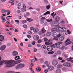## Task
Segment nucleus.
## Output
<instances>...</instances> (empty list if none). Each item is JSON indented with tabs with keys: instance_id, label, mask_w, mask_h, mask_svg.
<instances>
[{
	"instance_id": "f257e3e1",
	"label": "nucleus",
	"mask_w": 73,
	"mask_h": 73,
	"mask_svg": "<svg viewBox=\"0 0 73 73\" xmlns=\"http://www.w3.org/2000/svg\"><path fill=\"white\" fill-rule=\"evenodd\" d=\"M6 64V67L7 68H9V67H11L12 66H14L15 65V61L13 60H7L3 61L0 62V64L1 65L4 63Z\"/></svg>"
},
{
	"instance_id": "f03ea898",
	"label": "nucleus",
	"mask_w": 73,
	"mask_h": 73,
	"mask_svg": "<svg viewBox=\"0 0 73 73\" xmlns=\"http://www.w3.org/2000/svg\"><path fill=\"white\" fill-rule=\"evenodd\" d=\"M56 45H53L52 46H48L47 47V50L48 52H51V51L53 50L52 47L54 48H56Z\"/></svg>"
},
{
	"instance_id": "7ed1b4c3",
	"label": "nucleus",
	"mask_w": 73,
	"mask_h": 73,
	"mask_svg": "<svg viewBox=\"0 0 73 73\" xmlns=\"http://www.w3.org/2000/svg\"><path fill=\"white\" fill-rule=\"evenodd\" d=\"M24 64H22L20 63L18 64V65L16 67V69H20L21 68H23L24 66Z\"/></svg>"
},
{
	"instance_id": "20e7f679",
	"label": "nucleus",
	"mask_w": 73,
	"mask_h": 73,
	"mask_svg": "<svg viewBox=\"0 0 73 73\" xmlns=\"http://www.w3.org/2000/svg\"><path fill=\"white\" fill-rule=\"evenodd\" d=\"M53 44V40L52 39L49 40L48 42L45 43L46 45H49Z\"/></svg>"
},
{
	"instance_id": "39448f33",
	"label": "nucleus",
	"mask_w": 73,
	"mask_h": 73,
	"mask_svg": "<svg viewBox=\"0 0 73 73\" xmlns=\"http://www.w3.org/2000/svg\"><path fill=\"white\" fill-rule=\"evenodd\" d=\"M51 24L54 25V26H57L60 24V23L57 21H55L53 22L52 24L51 23Z\"/></svg>"
},
{
	"instance_id": "423d86ee",
	"label": "nucleus",
	"mask_w": 73,
	"mask_h": 73,
	"mask_svg": "<svg viewBox=\"0 0 73 73\" xmlns=\"http://www.w3.org/2000/svg\"><path fill=\"white\" fill-rule=\"evenodd\" d=\"M58 61L55 60H53L52 62V64L53 65H54V66H56V65H58Z\"/></svg>"
},
{
	"instance_id": "0eeeda50",
	"label": "nucleus",
	"mask_w": 73,
	"mask_h": 73,
	"mask_svg": "<svg viewBox=\"0 0 73 73\" xmlns=\"http://www.w3.org/2000/svg\"><path fill=\"white\" fill-rule=\"evenodd\" d=\"M33 32L35 33H38L39 32V29L37 27L34 28Z\"/></svg>"
},
{
	"instance_id": "6e6552de",
	"label": "nucleus",
	"mask_w": 73,
	"mask_h": 73,
	"mask_svg": "<svg viewBox=\"0 0 73 73\" xmlns=\"http://www.w3.org/2000/svg\"><path fill=\"white\" fill-rule=\"evenodd\" d=\"M33 38L34 40H38L39 39V36L37 35H35L34 36Z\"/></svg>"
},
{
	"instance_id": "1a4fd4ad",
	"label": "nucleus",
	"mask_w": 73,
	"mask_h": 73,
	"mask_svg": "<svg viewBox=\"0 0 73 73\" xmlns=\"http://www.w3.org/2000/svg\"><path fill=\"white\" fill-rule=\"evenodd\" d=\"M61 44V42H59L58 44H54V45H56V48H60V46H61L60 44Z\"/></svg>"
},
{
	"instance_id": "9d476101",
	"label": "nucleus",
	"mask_w": 73,
	"mask_h": 73,
	"mask_svg": "<svg viewBox=\"0 0 73 73\" xmlns=\"http://www.w3.org/2000/svg\"><path fill=\"white\" fill-rule=\"evenodd\" d=\"M55 33H56V35H57V37H58V38H59L61 36V35L60 34V31H56Z\"/></svg>"
},
{
	"instance_id": "9b49d317",
	"label": "nucleus",
	"mask_w": 73,
	"mask_h": 73,
	"mask_svg": "<svg viewBox=\"0 0 73 73\" xmlns=\"http://www.w3.org/2000/svg\"><path fill=\"white\" fill-rule=\"evenodd\" d=\"M64 66H71V65H70V64L69 63H65L64 64Z\"/></svg>"
},
{
	"instance_id": "f8f14e48",
	"label": "nucleus",
	"mask_w": 73,
	"mask_h": 73,
	"mask_svg": "<svg viewBox=\"0 0 73 73\" xmlns=\"http://www.w3.org/2000/svg\"><path fill=\"white\" fill-rule=\"evenodd\" d=\"M54 69V67L52 66H49L48 68V69L49 70H50V71L52 70H53Z\"/></svg>"
},
{
	"instance_id": "ddd939ff",
	"label": "nucleus",
	"mask_w": 73,
	"mask_h": 73,
	"mask_svg": "<svg viewBox=\"0 0 73 73\" xmlns=\"http://www.w3.org/2000/svg\"><path fill=\"white\" fill-rule=\"evenodd\" d=\"M1 19L2 20V23H4L5 22V18L4 17H3L2 16H1Z\"/></svg>"
},
{
	"instance_id": "4468645a",
	"label": "nucleus",
	"mask_w": 73,
	"mask_h": 73,
	"mask_svg": "<svg viewBox=\"0 0 73 73\" xmlns=\"http://www.w3.org/2000/svg\"><path fill=\"white\" fill-rule=\"evenodd\" d=\"M12 54L13 56H16L18 54V53L17 51H14L13 52Z\"/></svg>"
},
{
	"instance_id": "2eb2a0df",
	"label": "nucleus",
	"mask_w": 73,
	"mask_h": 73,
	"mask_svg": "<svg viewBox=\"0 0 73 73\" xmlns=\"http://www.w3.org/2000/svg\"><path fill=\"white\" fill-rule=\"evenodd\" d=\"M60 17L58 16H57L55 18V20L56 21H60Z\"/></svg>"
},
{
	"instance_id": "dca6fc26",
	"label": "nucleus",
	"mask_w": 73,
	"mask_h": 73,
	"mask_svg": "<svg viewBox=\"0 0 73 73\" xmlns=\"http://www.w3.org/2000/svg\"><path fill=\"white\" fill-rule=\"evenodd\" d=\"M4 39V37L3 36L0 35V41H3Z\"/></svg>"
},
{
	"instance_id": "f3484780",
	"label": "nucleus",
	"mask_w": 73,
	"mask_h": 73,
	"mask_svg": "<svg viewBox=\"0 0 73 73\" xmlns=\"http://www.w3.org/2000/svg\"><path fill=\"white\" fill-rule=\"evenodd\" d=\"M64 40V36H61L60 37L59 39V41H62Z\"/></svg>"
},
{
	"instance_id": "a211bd4d",
	"label": "nucleus",
	"mask_w": 73,
	"mask_h": 73,
	"mask_svg": "<svg viewBox=\"0 0 73 73\" xmlns=\"http://www.w3.org/2000/svg\"><path fill=\"white\" fill-rule=\"evenodd\" d=\"M5 48H6L5 46H2L1 47V48H0V49L1 50L3 51V50H4L5 49Z\"/></svg>"
},
{
	"instance_id": "6ab92c4d",
	"label": "nucleus",
	"mask_w": 73,
	"mask_h": 73,
	"mask_svg": "<svg viewBox=\"0 0 73 73\" xmlns=\"http://www.w3.org/2000/svg\"><path fill=\"white\" fill-rule=\"evenodd\" d=\"M71 43H72V42L70 41V42H69L66 43L64 44V45H65V46H67V45H68L70 44Z\"/></svg>"
},
{
	"instance_id": "aec40b11",
	"label": "nucleus",
	"mask_w": 73,
	"mask_h": 73,
	"mask_svg": "<svg viewBox=\"0 0 73 73\" xmlns=\"http://www.w3.org/2000/svg\"><path fill=\"white\" fill-rule=\"evenodd\" d=\"M27 20L29 22H32L33 21V19L31 18H27Z\"/></svg>"
},
{
	"instance_id": "412c9836",
	"label": "nucleus",
	"mask_w": 73,
	"mask_h": 73,
	"mask_svg": "<svg viewBox=\"0 0 73 73\" xmlns=\"http://www.w3.org/2000/svg\"><path fill=\"white\" fill-rule=\"evenodd\" d=\"M41 32L42 33H45V32H46V30H45V29H44V27H43L42 29Z\"/></svg>"
},
{
	"instance_id": "4be33fe9",
	"label": "nucleus",
	"mask_w": 73,
	"mask_h": 73,
	"mask_svg": "<svg viewBox=\"0 0 73 73\" xmlns=\"http://www.w3.org/2000/svg\"><path fill=\"white\" fill-rule=\"evenodd\" d=\"M61 72V71L60 69L57 70L56 71V73H60Z\"/></svg>"
},
{
	"instance_id": "5701e85b",
	"label": "nucleus",
	"mask_w": 73,
	"mask_h": 73,
	"mask_svg": "<svg viewBox=\"0 0 73 73\" xmlns=\"http://www.w3.org/2000/svg\"><path fill=\"white\" fill-rule=\"evenodd\" d=\"M52 32H55L57 31V29L56 28H52L51 30Z\"/></svg>"
},
{
	"instance_id": "b1692460",
	"label": "nucleus",
	"mask_w": 73,
	"mask_h": 73,
	"mask_svg": "<svg viewBox=\"0 0 73 73\" xmlns=\"http://www.w3.org/2000/svg\"><path fill=\"white\" fill-rule=\"evenodd\" d=\"M73 58L70 57L69 58L67 59L66 60L67 61H70L71 60H73Z\"/></svg>"
},
{
	"instance_id": "393cba45",
	"label": "nucleus",
	"mask_w": 73,
	"mask_h": 73,
	"mask_svg": "<svg viewBox=\"0 0 73 73\" xmlns=\"http://www.w3.org/2000/svg\"><path fill=\"white\" fill-rule=\"evenodd\" d=\"M26 9H24V8H22L21 9V11H22V12H25V11H26Z\"/></svg>"
},
{
	"instance_id": "a878e982",
	"label": "nucleus",
	"mask_w": 73,
	"mask_h": 73,
	"mask_svg": "<svg viewBox=\"0 0 73 73\" xmlns=\"http://www.w3.org/2000/svg\"><path fill=\"white\" fill-rule=\"evenodd\" d=\"M20 57L19 56H15V60H19L20 59Z\"/></svg>"
},
{
	"instance_id": "bb28decb",
	"label": "nucleus",
	"mask_w": 73,
	"mask_h": 73,
	"mask_svg": "<svg viewBox=\"0 0 73 73\" xmlns=\"http://www.w3.org/2000/svg\"><path fill=\"white\" fill-rule=\"evenodd\" d=\"M21 23L22 24H25L27 23V21L26 20H22V21Z\"/></svg>"
},
{
	"instance_id": "cd10ccee",
	"label": "nucleus",
	"mask_w": 73,
	"mask_h": 73,
	"mask_svg": "<svg viewBox=\"0 0 73 73\" xmlns=\"http://www.w3.org/2000/svg\"><path fill=\"white\" fill-rule=\"evenodd\" d=\"M62 65L59 64L57 66V68L60 69L61 68H62Z\"/></svg>"
},
{
	"instance_id": "c85d7f7f",
	"label": "nucleus",
	"mask_w": 73,
	"mask_h": 73,
	"mask_svg": "<svg viewBox=\"0 0 73 73\" xmlns=\"http://www.w3.org/2000/svg\"><path fill=\"white\" fill-rule=\"evenodd\" d=\"M51 32H48L47 33V36H50L51 35Z\"/></svg>"
},
{
	"instance_id": "c756f323",
	"label": "nucleus",
	"mask_w": 73,
	"mask_h": 73,
	"mask_svg": "<svg viewBox=\"0 0 73 73\" xmlns=\"http://www.w3.org/2000/svg\"><path fill=\"white\" fill-rule=\"evenodd\" d=\"M46 21L47 22H52V19H46Z\"/></svg>"
},
{
	"instance_id": "7c9ffc66",
	"label": "nucleus",
	"mask_w": 73,
	"mask_h": 73,
	"mask_svg": "<svg viewBox=\"0 0 73 73\" xmlns=\"http://www.w3.org/2000/svg\"><path fill=\"white\" fill-rule=\"evenodd\" d=\"M62 27H60L58 28V30H59L60 31H62Z\"/></svg>"
},
{
	"instance_id": "2f4dec72",
	"label": "nucleus",
	"mask_w": 73,
	"mask_h": 73,
	"mask_svg": "<svg viewBox=\"0 0 73 73\" xmlns=\"http://www.w3.org/2000/svg\"><path fill=\"white\" fill-rule=\"evenodd\" d=\"M52 36L53 37H56L57 36V35L55 33H54L52 35Z\"/></svg>"
},
{
	"instance_id": "473e14b6",
	"label": "nucleus",
	"mask_w": 73,
	"mask_h": 73,
	"mask_svg": "<svg viewBox=\"0 0 73 73\" xmlns=\"http://www.w3.org/2000/svg\"><path fill=\"white\" fill-rule=\"evenodd\" d=\"M42 48V49H46V46L45 45H43L42 46H41Z\"/></svg>"
},
{
	"instance_id": "72a5a7b5",
	"label": "nucleus",
	"mask_w": 73,
	"mask_h": 73,
	"mask_svg": "<svg viewBox=\"0 0 73 73\" xmlns=\"http://www.w3.org/2000/svg\"><path fill=\"white\" fill-rule=\"evenodd\" d=\"M53 40H55V41H58V38L56 37H55L53 38Z\"/></svg>"
},
{
	"instance_id": "f704fd0d",
	"label": "nucleus",
	"mask_w": 73,
	"mask_h": 73,
	"mask_svg": "<svg viewBox=\"0 0 73 73\" xmlns=\"http://www.w3.org/2000/svg\"><path fill=\"white\" fill-rule=\"evenodd\" d=\"M56 13L54 14V12H53L51 14V15L52 16H56Z\"/></svg>"
},
{
	"instance_id": "c9c22d12",
	"label": "nucleus",
	"mask_w": 73,
	"mask_h": 73,
	"mask_svg": "<svg viewBox=\"0 0 73 73\" xmlns=\"http://www.w3.org/2000/svg\"><path fill=\"white\" fill-rule=\"evenodd\" d=\"M66 30V28L64 27H62V31H65Z\"/></svg>"
},
{
	"instance_id": "e433bc0d",
	"label": "nucleus",
	"mask_w": 73,
	"mask_h": 73,
	"mask_svg": "<svg viewBox=\"0 0 73 73\" xmlns=\"http://www.w3.org/2000/svg\"><path fill=\"white\" fill-rule=\"evenodd\" d=\"M34 28L35 27H31L30 28V30H31V31H33V30L34 29Z\"/></svg>"
},
{
	"instance_id": "4c0bfd02",
	"label": "nucleus",
	"mask_w": 73,
	"mask_h": 73,
	"mask_svg": "<svg viewBox=\"0 0 73 73\" xmlns=\"http://www.w3.org/2000/svg\"><path fill=\"white\" fill-rule=\"evenodd\" d=\"M26 15L27 16H29L30 15V13L29 12H27L26 13Z\"/></svg>"
},
{
	"instance_id": "58836bf2",
	"label": "nucleus",
	"mask_w": 73,
	"mask_h": 73,
	"mask_svg": "<svg viewBox=\"0 0 73 73\" xmlns=\"http://www.w3.org/2000/svg\"><path fill=\"white\" fill-rule=\"evenodd\" d=\"M46 8L47 9H49V8H50V5H47L46 6Z\"/></svg>"
},
{
	"instance_id": "ea45409f",
	"label": "nucleus",
	"mask_w": 73,
	"mask_h": 73,
	"mask_svg": "<svg viewBox=\"0 0 73 73\" xmlns=\"http://www.w3.org/2000/svg\"><path fill=\"white\" fill-rule=\"evenodd\" d=\"M62 58H63L58 56V60H62Z\"/></svg>"
},
{
	"instance_id": "a19ab883",
	"label": "nucleus",
	"mask_w": 73,
	"mask_h": 73,
	"mask_svg": "<svg viewBox=\"0 0 73 73\" xmlns=\"http://www.w3.org/2000/svg\"><path fill=\"white\" fill-rule=\"evenodd\" d=\"M70 40V39H68L64 42V43H66V42H68V41H69Z\"/></svg>"
},
{
	"instance_id": "79ce46f5",
	"label": "nucleus",
	"mask_w": 73,
	"mask_h": 73,
	"mask_svg": "<svg viewBox=\"0 0 73 73\" xmlns=\"http://www.w3.org/2000/svg\"><path fill=\"white\" fill-rule=\"evenodd\" d=\"M23 27L24 28H27V26L26 25H23Z\"/></svg>"
},
{
	"instance_id": "37998d69",
	"label": "nucleus",
	"mask_w": 73,
	"mask_h": 73,
	"mask_svg": "<svg viewBox=\"0 0 73 73\" xmlns=\"http://www.w3.org/2000/svg\"><path fill=\"white\" fill-rule=\"evenodd\" d=\"M6 10L5 9H3L2 10L1 12L2 13H4V12H6Z\"/></svg>"
},
{
	"instance_id": "c03bdc74",
	"label": "nucleus",
	"mask_w": 73,
	"mask_h": 73,
	"mask_svg": "<svg viewBox=\"0 0 73 73\" xmlns=\"http://www.w3.org/2000/svg\"><path fill=\"white\" fill-rule=\"evenodd\" d=\"M44 41H45V42H46L48 41V39L46 38H44Z\"/></svg>"
},
{
	"instance_id": "a18cd8bd",
	"label": "nucleus",
	"mask_w": 73,
	"mask_h": 73,
	"mask_svg": "<svg viewBox=\"0 0 73 73\" xmlns=\"http://www.w3.org/2000/svg\"><path fill=\"white\" fill-rule=\"evenodd\" d=\"M57 53L58 54H61V52L59 50L57 51Z\"/></svg>"
},
{
	"instance_id": "49530a36",
	"label": "nucleus",
	"mask_w": 73,
	"mask_h": 73,
	"mask_svg": "<svg viewBox=\"0 0 73 73\" xmlns=\"http://www.w3.org/2000/svg\"><path fill=\"white\" fill-rule=\"evenodd\" d=\"M42 41L41 40L39 39L38 41V43H41V42Z\"/></svg>"
},
{
	"instance_id": "de8ad7c7",
	"label": "nucleus",
	"mask_w": 73,
	"mask_h": 73,
	"mask_svg": "<svg viewBox=\"0 0 73 73\" xmlns=\"http://www.w3.org/2000/svg\"><path fill=\"white\" fill-rule=\"evenodd\" d=\"M40 20H45V17H42V18H40Z\"/></svg>"
},
{
	"instance_id": "09e8293b",
	"label": "nucleus",
	"mask_w": 73,
	"mask_h": 73,
	"mask_svg": "<svg viewBox=\"0 0 73 73\" xmlns=\"http://www.w3.org/2000/svg\"><path fill=\"white\" fill-rule=\"evenodd\" d=\"M30 60L31 61V62H35V60L33 59H31Z\"/></svg>"
},
{
	"instance_id": "8fccbe9b",
	"label": "nucleus",
	"mask_w": 73,
	"mask_h": 73,
	"mask_svg": "<svg viewBox=\"0 0 73 73\" xmlns=\"http://www.w3.org/2000/svg\"><path fill=\"white\" fill-rule=\"evenodd\" d=\"M14 32H16V33H17V32H18L19 31H18V30H17V29H15L14 30Z\"/></svg>"
},
{
	"instance_id": "3c124183",
	"label": "nucleus",
	"mask_w": 73,
	"mask_h": 73,
	"mask_svg": "<svg viewBox=\"0 0 73 73\" xmlns=\"http://www.w3.org/2000/svg\"><path fill=\"white\" fill-rule=\"evenodd\" d=\"M14 1H15L14 0H12L11 1H10L9 2V3H12L13 2H14Z\"/></svg>"
},
{
	"instance_id": "603ef678",
	"label": "nucleus",
	"mask_w": 73,
	"mask_h": 73,
	"mask_svg": "<svg viewBox=\"0 0 73 73\" xmlns=\"http://www.w3.org/2000/svg\"><path fill=\"white\" fill-rule=\"evenodd\" d=\"M40 23L41 24H42L44 23V21H43L42 20H41Z\"/></svg>"
},
{
	"instance_id": "864d4df0",
	"label": "nucleus",
	"mask_w": 73,
	"mask_h": 73,
	"mask_svg": "<svg viewBox=\"0 0 73 73\" xmlns=\"http://www.w3.org/2000/svg\"><path fill=\"white\" fill-rule=\"evenodd\" d=\"M44 3L45 4H46L47 3H48V1L47 0H44Z\"/></svg>"
},
{
	"instance_id": "5fc2aeb1",
	"label": "nucleus",
	"mask_w": 73,
	"mask_h": 73,
	"mask_svg": "<svg viewBox=\"0 0 73 73\" xmlns=\"http://www.w3.org/2000/svg\"><path fill=\"white\" fill-rule=\"evenodd\" d=\"M65 48V46H62L61 49L62 50H63L64 49V48Z\"/></svg>"
},
{
	"instance_id": "6e6d98bb",
	"label": "nucleus",
	"mask_w": 73,
	"mask_h": 73,
	"mask_svg": "<svg viewBox=\"0 0 73 73\" xmlns=\"http://www.w3.org/2000/svg\"><path fill=\"white\" fill-rule=\"evenodd\" d=\"M7 34L8 35H10L11 36L12 35V33H11V32H8L7 33Z\"/></svg>"
},
{
	"instance_id": "4d7b16f0",
	"label": "nucleus",
	"mask_w": 73,
	"mask_h": 73,
	"mask_svg": "<svg viewBox=\"0 0 73 73\" xmlns=\"http://www.w3.org/2000/svg\"><path fill=\"white\" fill-rule=\"evenodd\" d=\"M38 72H40L41 71V68H40V67H38Z\"/></svg>"
},
{
	"instance_id": "13d9d810",
	"label": "nucleus",
	"mask_w": 73,
	"mask_h": 73,
	"mask_svg": "<svg viewBox=\"0 0 73 73\" xmlns=\"http://www.w3.org/2000/svg\"><path fill=\"white\" fill-rule=\"evenodd\" d=\"M17 63L16 64H19V63H20V62H21V60H17Z\"/></svg>"
},
{
	"instance_id": "bf43d9fd",
	"label": "nucleus",
	"mask_w": 73,
	"mask_h": 73,
	"mask_svg": "<svg viewBox=\"0 0 73 73\" xmlns=\"http://www.w3.org/2000/svg\"><path fill=\"white\" fill-rule=\"evenodd\" d=\"M60 23L61 24H64L65 23V22H64V21H62L60 22Z\"/></svg>"
},
{
	"instance_id": "052dcab7",
	"label": "nucleus",
	"mask_w": 73,
	"mask_h": 73,
	"mask_svg": "<svg viewBox=\"0 0 73 73\" xmlns=\"http://www.w3.org/2000/svg\"><path fill=\"white\" fill-rule=\"evenodd\" d=\"M11 13V11H9L7 13V15L8 16Z\"/></svg>"
},
{
	"instance_id": "680f3d73",
	"label": "nucleus",
	"mask_w": 73,
	"mask_h": 73,
	"mask_svg": "<svg viewBox=\"0 0 73 73\" xmlns=\"http://www.w3.org/2000/svg\"><path fill=\"white\" fill-rule=\"evenodd\" d=\"M15 22H16V23H19V21L18 20H15Z\"/></svg>"
},
{
	"instance_id": "e2e57ef3",
	"label": "nucleus",
	"mask_w": 73,
	"mask_h": 73,
	"mask_svg": "<svg viewBox=\"0 0 73 73\" xmlns=\"http://www.w3.org/2000/svg\"><path fill=\"white\" fill-rule=\"evenodd\" d=\"M28 47H29V48H31V47H32V45L31 44H29L28 45Z\"/></svg>"
},
{
	"instance_id": "0e129e2a",
	"label": "nucleus",
	"mask_w": 73,
	"mask_h": 73,
	"mask_svg": "<svg viewBox=\"0 0 73 73\" xmlns=\"http://www.w3.org/2000/svg\"><path fill=\"white\" fill-rule=\"evenodd\" d=\"M48 72V70H44L45 73H46Z\"/></svg>"
},
{
	"instance_id": "69168bd1",
	"label": "nucleus",
	"mask_w": 73,
	"mask_h": 73,
	"mask_svg": "<svg viewBox=\"0 0 73 73\" xmlns=\"http://www.w3.org/2000/svg\"><path fill=\"white\" fill-rule=\"evenodd\" d=\"M29 35H32V32L31 31H29Z\"/></svg>"
},
{
	"instance_id": "338daca9",
	"label": "nucleus",
	"mask_w": 73,
	"mask_h": 73,
	"mask_svg": "<svg viewBox=\"0 0 73 73\" xmlns=\"http://www.w3.org/2000/svg\"><path fill=\"white\" fill-rule=\"evenodd\" d=\"M32 13L33 14H36V11H33Z\"/></svg>"
},
{
	"instance_id": "774afa93",
	"label": "nucleus",
	"mask_w": 73,
	"mask_h": 73,
	"mask_svg": "<svg viewBox=\"0 0 73 73\" xmlns=\"http://www.w3.org/2000/svg\"><path fill=\"white\" fill-rule=\"evenodd\" d=\"M27 37L28 38H30L31 37V36L29 35H28L27 36Z\"/></svg>"
}]
</instances>
